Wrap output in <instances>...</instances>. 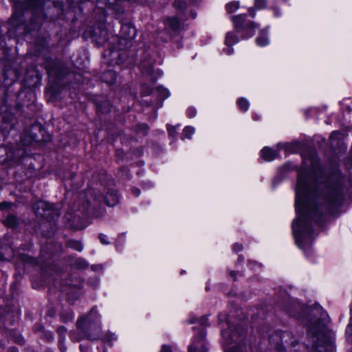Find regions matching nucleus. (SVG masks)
<instances>
[{"mask_svg": "<svg viewBox=\"0 0 352 352\" xmlns=\"http://www.w3.org/2000/svg\"><path fill=\"white\" fill-rule=\"evenodd\" d=\"M319 166V159L315 151H311L306 155L303 154L296 192V210L298 218L293 224L296 243L302 249L309 247L311 243L312 223L321 224L325 215L333 214L343 200L344 178L337 168L317 190L315 184H309V173L317 171Z\"/></svg>", "mask_w": 352, "mask_h": 352, "instance_id": "f257e3e1", "label": "nucleus"}, {"mask_svg": "<svg viewBox=\"0 0 352 352\" xmlns=\"http://www.w3.org/2000/svg\"><path fill=\"white\" fill-rule=\"evenodd\" d=\"M99 318L100 315L96 307H93L88 314L80 317L76 322V328L82 337L76 338V341L79 342L82 338H86L91 341L101 340L104 342H111L115 340L114 333H102Z\"/></svg>", "mask_w": 352, "mask_h": 352, "instance_id": "f03ea898", "label": "nucleus"}, {"mask_svg": "<svg viewBox=\"0 0 352 352\" xmlns=\"http://www.w3.org/2000/svg\"><path fill=\"white\" fill-rule=\"evenodd\" d=\"M307 336L311 339L312 346L316 351L317 352H322L318 348L324 346L328 341L327 327L324 322L318 319L314 323H311L309 327Z\"/></svg>", "mask_w": 352, "mask_h": 352, "instance_id": "7ed1b4c3", "label": "nucleus"}, {"mask_svg": "<svg viewBox=\"0 0 352 352\" xmlns=\"http://www.w3.org/2000/svg\"><path fill=\"white\" fill-rule=\"evenodd\" d=\"M43 67L46 69L48 75L54 78L56 80L62 79L67 73L65 63L58 58H45L43 63Z\"/></svg>", "mask_w": 352, "mask_h": 352, "instance_id": "20e7f679", "label": "nucleus"}, {"mask_svg": "<svg viewBox=\"0 0 352 352\" xmlns=\"http://www.w3.org/2000/svg\"><path fill=\"white\" fill-rule=\"evenodd\" d=\"M32 209L36 216L48 219L54 214V204L44 201H38L32 206Z\"/></svg>", "mask_w": 352, "mask_h": 352, "instance_id": "39448f33", "label": "nucleus"}, {"mask_svg": "<svg viewBox=\"0 0 352 352\" xmlns=\"http://www.w3.org/2000/svg\"><path fill=\"white\" fill-rule=\"evenodd\" d=\"M286 338L292 339L289 332L276 331L270 336V341L272 344H274V347L278 351L283 352L285 351L283 344L287 342L285 339Z\"/></svg>", "mask_w": 352, "mask_h": 352, "instance_id": "423d86ee", "label": "nucleus"}, {"mask_svg": "<svg viewBox=\"0 0 352 352\" xmlns=\"http://www.w3.org/2000/svg\"><path fill=\"white\" fill-rule=\"evenodd\" d=\"M205 333L201 331L195 338L192 344L188 346V352H208L204 342Z\"/></svg>", "mask_w": 352, "mask_h": 352, "instance_id": "0eeeda50", "label": "nucleus"}, {"mask_svg": "<svg viewBox=\"0 0 352 352\" xmlns=\"http://www.w3.org/2000/svg\"><path fill=\"white\" fill-rule=\"evenodd\" d=\"M164 24L166 30L170 32L177 33L182 29L181 22L177 16L167 18Z\"/></svg>", "mask_w": 352, "mask_h": 352, "instance_id": "6e6552de", "label": "nucleus"}, {"mask_svg": "<svg viewBox=\"0 0 352 352\" xmlns=\"http://www.w3.org/2000/svg\"><path fill=\"white\" fill-rule=\"evenodd\" d=\"M122 36L125 40L131 41L136 36L135 28L130 24L123 25L121 28Z\"/></svg>", "mask_w": 352, "mask_h": 352, "instance_id": "1a4fd4ad", "label": "nucleus"}, {"mask_svg": "<svg viewBox=\"0 0 352 352\" xmlns=\"http://www.w3.org/2000/svg\"><path fill=\"white\" fill-rule=\"evenodd\" d=\"M102 199L108 206H114L118 203L119 199L117 192L114 190H109Z\"/></svg>", "mask_w": 352, "mask_h": 352, "instance_id": "9d476101", "label": "nucleus"}, {"mask_svg": "<svg viewBox=\"0 0 352 352\" xmlns=\"http://www.w3.org/2000/svg\"><path fill=\"white\" fill-rule=\"evenodd\" d=\"M278 155V152L270 147H264L261 150V157L265 161H272Z\"/></svg>", "mask_w": 352, "mask_h": 352, "instance_id": "9b49d317", "label": "nucleus"}, {"mask_svg": "<svg viewBox=\"0 0 352 352\" xmlns=\"http://www.w3.org/2000/svg\"><path fill=\"white\" fill-rule=\"evenodd\" d=\"M235 28L238 32H241L243 29V25L246 21V15L239 14L232 16Z\"/></svg>", "mask_w": 352, "mask_h": 352, "instance_id": "f8f14e48", "label": "nucleus"}, {"mask_svg": "<svg viewBox=\"0 0 352 352\" xmlns=\"http://www.w3.org/2000/svg\"><path fill=\"white\" fill-rule=\"evenodd\" d=\"M101 80L109 85L113 84L116 80V72L113 70H107L103 72L101 75Z\"/></svg>", "mask_w": 352, "mask_h": 352, "instance_id": "ddd939ff", "label": "nucleus"}, {"mask_svg": "<svg viewBox=\"0 0 352 352\" xmlns=\"http://www.w3.org/2000/svg\"><path fill=\"white\" fill-rule=\"evenodd\" d=\"M65 245L67 248L74 249L78 252H81L83 249V245L81 242L76 240H68Z\"/></svg>", "mask_w": 352, "mask_h": 352, "instance_id": "4468645a", "label": "nucleus"}, {"mask_svg": "<svg viewBox=\"0 0 352 352\" xmlns=\"http://www.w3.org/2000/svg\"><path fill=\"white\" fill-rule=\"evenodd\" d=\"M17 217L14 214H9L3 221V224L8 228H14L17 225Z\"/></svg>", "mask_w": 352, "mask_h": 352, "instance_id": "2eb2a0df", "label": "nucleus"}, {"mask_svg": "<svg viewBox=\"0 0 352 352\" xmlns=\"http://www.w3.org/2000/svg\"><path fill=\"white\" fill-rule=\"evenodd\" d=\"M148 129L149 127L148 124L145 123H140L135 126L136 133L142 135H146L148 133Z\"/></svg>", "mask_w": 352, "mask_h": 352, "instance_id": "dca6fc26", "label": "nucleus"}, {"mask_svg": "<svg viewBox=\"0 0 352 352\" xmlns=\"http://www.w3.org/2000/svg\"><path fill=\"white\" fill-rule=\"evenodd\" d=\"M60 320L63 322L66 323V322H70L73 320L74 313L71 310H67V311H63L60 314Z\"/></svg>", "mask_w": 352, "mask_h": 352, "instance_id": "f3484780", "label": "nucleus"}, {"mask_svg": "<svg viewBox=\"0 0 352 352\" xmlns=\"http://www.w3.org/2000/svg\"><path fill=\"white\" fill-rule=\"evenodd\" d=\"M237 42H238V38L235 34H234L231 32H228L226 34V39H225V44L227 46H228V47L232 46L234 44L236 43Z\"/></svg>", "mask_w": 352, "mask_h": 352, "instance_id": "a211bd4d", "label": "nucleus"}, {"mask_svg": "<svg viewBox=\"0 0 352 352\" xmlns=\"http://www.w3.org/2000/svg\"><path fill=\"white\" fill-rule=\"evenodd\" d=\"M237 104L239 109L243 111H246L249 108V102L244 98H241L237 100Z\"/></svg>", "mask_w": 352, "mask_h": 352, "instance_id": "6ab92c4d", "label": "nucleus"}, {"mask_svg": "<svg viewBox=\"0 0 352 352\" xmlns=\"http://www.w3.org/2000/svg\"><path fill=\"white\" fill-rule=\"evenodd\" d=\"M74 265L78 269H85L88 267L87 261L81 258L75 260Z\"/></svg>", "mask_w": 352, "mask_h": 352, "instance_id": "aec40b11", "label": "nucleus"}, {"mask_svg": "<svg viewBox=\"0 0 352 352\" xmlns=\"http://www.w3.org/2000/svg\"><path fill=\"white\" fill-rule=\"evenodd\" d=\"M174 7L181 11L183 12L186 10L187 7L186 2L184 0H175L174 1Z\"/></svg>", "mask_w": 352, "mask_h": 352, "instance_id": "412c9836", "label": "nucleus"}, {"mask_svg": "<svg viewBox=\"0 0 352 352\" xmlns=\"http://www.w3.org/2000/svg\"><path fill=\"white\" fill-rule=\"evenodd\" d=\"M239 7V2L236 1H232L229 3H227L226 6V11L231 14L234 12H235Z\"/></svg>", "mask_w": 352, "mask_h": 352, "instance_id": "4be33fe9", "label": "nucleus"}, {"mask_svg": "<svg viewBox=\"0 0 352 352\" xmlns=\"http://www.w3.org/2000/svg\"><path fill=\"white\" fill-rule=\"evenodd\" d=\"M267 43L268 39L265 34H261L256 38V43L260 46H265Z\"/></svg>", "mask_w": 352, "mask_h": 352, "instance_id": "5701e85b", "label": "nucleus"}, {"mask_svg": "<svg viewBox=\"0 0 352 352\" xmlns=\"http://www.w3.org/2000/svg\"><path fill=\"white\" fill-rule=\"evenodd\" d=\"M156 91L158 92L162 99H165L169 96L168 89L163 87H157Z\"/></svg>", "mask_w": 352, "mask_h": 352, "instance_id": "b1692460", "label": "nucleus"}, {"mask_svg": "<svg viewBox=\"0 0 352 352\" xmlns=\"http://www.w3.org/2000/svg\"><path fill=\"white\" fill-rule=\"evenodd\" d=\"M256 28L257 25L253 21H246L243 25V29L242 31L250 30V32H252Z\"/></svg>", "mask_w": 352, "mask_h": 352, "instance_id": "393cba45", "label": "nucleus"}, {"mask_svg": "<svg viewBox=\"0 0 352 352\" xmlns=\"http://www.w3.org/2000/svg\"><path fill=\"white\" fill-rule=\"evenodd\" d=\"M67 331V330L66 327L64 326H60L57 328L56 331L60 337V340H59L60 342H61L64 340L65 335Z\"/></svg>", "mask_w": 352, "mask_h": 352, "instance_id": "a878e982", "label": "nucleus"}, {"mask_svg": "<svg viewBox=\"0 0 352 352\" xmlns=\"http://www.w3.org/2000/svg\"><path fill=\"white\" fill-rule=\"evenodd\" d=\"M254 6L256 9H263L267 6V0H254Z\"/></svg>", "mask_w": 352, "mask_h": 352, "instance_id": "bb28decb", "label": "nucleus"}, {"mask_svg": "<svg viewBox=\"0 0 352 352\" xmlns=\"http://www.w3.org/2000/svg\"><path fill=\"white\" fill-rule=\"evenodd\" d=\"M183 133L185 137L190 138L191 135L194 133V129L191 126H186Z\"/></svg>", "mask_w": 352, "mask_h": 352, "instance_id": "cd10ccee", "label": "nucleus"}, {"mask_svg": "<svg viewBox=\"0 0 352 352\" xmlns=\"http://www.w3.org/2000/svg\"><path fill=\"white\" fill-rule=\"evenodd\" d=\"M119 171L122 174V177L124 176L126 178H129L130 171L127 167L122 166V167L120 168Z\"/></svg>", "mask_w": 352, "mask_h": 352, "instance_id": "c85d7f7f", "label": "nucleus"}, {"mask_svg": "<svg viewBox=\"0 0 352 352\" xmlns=\"http://www.w3.org/2000/svg\"><path fill=\"white\" fill-rule=\"evenodd\" d=\"M226 352H245L241 346H235Z\"/></svg>", "mask_w": 352, "mask_h": 352, "instance_id": "c756f323", "label": "nucleus"}, {"mask_svg": "<svg viewBox=\"0 0 352 352\" xmlns=\"http://www.w3.org/2000/svg\"><path fill=\"white\" fill-rule=\"evenodd\" d=\"M45 338L48 341L51 342L54 339V335L51 331H44Z\"/></svg>", "mask_w": 352, "mask_h": 352, "instance_id": "7c9ffc66", "label": "nucleus"}, {"mask_svg": "<svg viewBox=\"0 0 352 352\" xmlns=\"http://www.w3.org/2000/svg\"><path fill=\"white\" fill-rule=\"evenodd\" d=\"M208 317L207 316H202L199 318V322L202 326H208Z\"/></svg>", "mask_w": 352, "mask_h": 352, "instance_id": "2f4dec72", "label": "nucleus"}, {"mask_svg": "<svg viewBox=\"0 0 352 352\" xmlns=\"http://www.w3.org/2000/svg\"><path fill=\"white\" fill-rule=\"evenodd\" d=\"M232 249L234 252H239L243 250V245L236 243L233 245Z\"/></svg>", "mask_w": 352, "mask_h": 352, "instance_id": "473e14b6", "label": "nucleus"}, {"mask_svg": "<svg viewBox=\"0 0 352 352\" xmlns=\"http://www.w3.org/2000/svg\"><path fill=\"white\" fill-rule=\"evenodd\" d=\"M33 329L35 332L43 331L44 327L42 324L37 323L34 324Z\"/></svg>", "mask_w": 352, "mask_h": 352, "instance_id": "72a5a7b5", "label": "nucleus"}, {"mask_svg": "<svg viewBox=\"0 0 352 352\" xmlns=\"http://www.w3.org/2000/svg\"><path fill=\"white\" fill-rule=\"evenodd\" d=\"M12 204L9 202H1L0 203V209L4 210L6 208H10L12 206Z\"/></svg>", "mask_w": 352, "mask_h": 352, "instance_id": "f704fd0d", "label": "nucleus"}, {"mask_svg": "<svg viewBox=\"0 0 352 352\" xmlns=\"http://www.w3.org/2000/svg\"><path fill=\"white\" fill-rule=\"evenodd\" d=\"M238 274H239L241 276L242 275L241 274L236 271L232 270L229 272V274L232 278L234 281L236 280V275Z\"/></svg>", "mask_w": 352, "mask_h": 352, "instance_id": "c9c22d12", "label": "nucleus"}, {"mask_svg": "<svg viewBox=\"0 0 352 352\" xmlns=\"http://www.w3.org/2000/svg\"><path fill=\"white\" fill-rule=\"evenodd\" d=\"M99 239L100 242L103 244H109V241H107V236L104 234H100L99 235Z\"/></svg>", "mask_w": 352, "mask_h": 352, "instance_id": "e433bc0d", "label": "nucleus"}, {"mask_svg": "<svg viewBox=\"0 0 352 352\" xmlns=\"http://www.w3.org/2000/svg\"><path fill=\"white\" fill-rule=\"evenodd\" d=\"M187 113H188V117L192 118L195 116L196 111L193 108H189L187 111Z\"/></svg>", "mask_w": 352, "mask_h": 352, "instance_id": "4c0bfd02", "label": "nucleus"}, {"mask_svg": "<svg viewBox=\"0 0 352 352\" xmlns=\"http://www.w3.org/2000/svg\"><path fill=\"white\" fill-rule=\"evenodd\" d=\"M160 352H173V351H172V349L170 346L164 344L162 346Z\"/></svg>", "mask_w": 352, "mask_h": 352, "instance_id": "58836bf2", "label": "nucleus"}, {"mask_svg": "<svg viewBox=\"0 0 352 352\" xmlns=\"http://www.w3.org/2000/svg\"><path fill=\"white\" fill-rule=\"evenodd\" d=\"M131 192H132L133 195L135 197H138L140 195V190L137 188H133L131 189Z\"/></svg>", "mask_w": 352, "mask_h": 352, "instance_id": "ea45409f", "label": "nucleus"}, {"mask_svg": "<svg viewBox=\"0 0 352 352\" xmlns=\"http://www.w3.org/2000/svg\"><path fill=\"white\" fill-rule=\"evenodd\" d=\"M249 12L250 14V16L254 18L256 15L255 11L253 8H249Z\"/></svg>", "mask_w": 352, "mask_h": 352, "instance_id": "a19ab883", "label": "nucleus"}, {"mask_svg": "<svg viewBox=\"0 0 352 352\" xmlns=\"http://www.w3.org/2000/svg\"><path fill=\"white\" fill-rule=\"evenodd\" d=\"M340 133L338 132V131H333L331 136H330V139H333L336 136L338 135Z\"/></svg>", "mask_w": 352, "mask_h": 352, "instance_id": "79ce46f5", "label": "nucleus"}, {"mask_svg": "<svg viewBox=\"0 0 352 352\" xmlns=\"http://www.w3.org/2000/svg\"><path fill=\"white\" fill-rule=\"evenodd\" d=\"M168 131L170 135H174V129L170 128V126H168Z\"/></svg>", "mask_w": 352, "mask_h": 352, "instance_id": "37998d69", "label": "nucleus"}, {"mask_svg": "<svg viewBox=\"0 0 352 352\" xmlns=\"http://www.w3.org/2000/svg\"><path fill=\"white\" fill-rule=\"evenodd\" d=\"M80 351L81 352H89V349L88 348H86V347H84L82 346H80Z\"/></svg>", "mask_w": 352, "mask_h": 352, "instance_id": "c03bdc74", "label": "nucleus"}, {"mask_svg": "<svg viewBox=\"0 0 352 352\" xmlns=\"http://www.w3.org/2000/svg\"><path fill=\"white\" fill-rule=\"evenodd\" d=\"M350 330L352 331V324H348L347 328H346V332L348 333Z\"/></svg>", "mask_w": 352, "mask_h": 352, "instance_id": "a18cd8bd", "label": "nucleus"}, {"mask_svg": "<svg viewBox=\"0 0 352 352\" xmlns=\"http://www.w3.org/2000/svg\"><path fill=\"white\" fill-rule=\"evenodd\" d=\"M239 262H243L244 261V258L242 255H239L238 258Z\"/></svg>", "mask_w": 352, "mask_h": 352, "instance_id": "49530a36", "label": "nucleus"}, {"mask_svg": "<svg viewBox=\"0 0 352 352\" xmlns=\"http://www.w3.org/2000/svg\"><path fill=\"white\" fill-rule=\"evenodd\" d=\"M190 15L192 19H195L197 14L192 11H190Z\"/></svg>", "mask_w": 352, "mask_h": 352, "instance_id": "de8ad7c7", "label": "nucleus"}, {"mask_svg": "<svg viewBox=\"0 0 352 352\" xmlns=\"http://www.w3.org/2000/svg\"><path fill=\"white\" fill-rule=\"evenodd\" d=\"M232 52V49H228V54H231Z\"/></svg>", "mask_w": 352, "mask_h": 352, "instance_id": "09e8293b", "label": "nucleus"}, {"mask_svg": "<svg viewBox=\"0 0 352 352\" xmlns=\"http://www.w3.org/2000/svg\"><path fill=\"white\" fill-rule=\"evenodd\" d=\"M152 69H153V67H151L149 69V70H148V73L151 74V72H152Z\"/></svg>", "mask_w": 352, "mask_h": 352, "instance_id": "8fccbe9b", "label": "nucleus"}, {"mask_svg": "<svg viewBox=\"0 0 352 352\" xmlns=\"http://www.w3.org/2000/svg\"><path fill=\"white\" fill-rule=\"evenodd\" d=\"M294 342H294V341H292V342H291V344H292V346H294L296 345V344H294Z\"/></svg>", "mask_w": 352, "mask_h": 352, "instance_id": "3c124183", "label": "nucleus"}, {"mask_svg": "<svg viewBox=\"0 0 352 352\" xmlns=\"http://www.w3.org/2000/svg\"><path fill=\"white\" fill-rule=\"evenodd\" d=\"M6 124L10 125V126H9L10 129H12V125L11 124H10L9 123H6Z\"/></svg>", "mask_w": 352, "mask_h": 352, "instance_id": "603ef678", "label": "nucleus"}]
</instances>
